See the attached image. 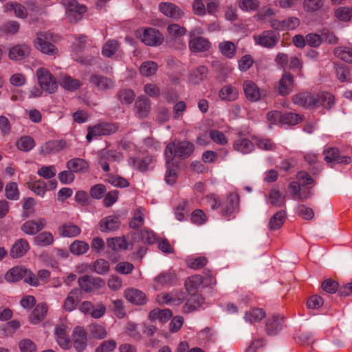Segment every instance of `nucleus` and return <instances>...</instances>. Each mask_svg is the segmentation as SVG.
<instances>
[{
	"label": "nucleus",
	"mask_w": 352,
	"mask_h": 352,
	"mask_svg": "<svg viewBox=\"0 0 352 352\" xmlns=\"http://www.w3.org/2000/svg\"><path fill=\"white\" fill-rule=\"evenodd\" d=\"M292 100L295 104L307 109L323 107L327 109H330L335 104L334 96L327 91L318 93L302 91L294 94Z\"/></svg>",
	"instance_id": "f257e3e1"
},
{
	"label": "nucleus",
	"mask_w": 352,
	"mask_h": 352,
	"mask_svg": "<svg viewBox=\"0 0 352 352\" xmlns=\"http://www.w3.org/2000/svg\"><path fill=\"white\" fill-rule=\"evenodd\" d=\"M194 151V145L188 141H173L167 144L165 157L167 164H170L177 156L181 159L188 157Z\"/></svg>",
	"instance_id": "f03ea898"
},
{
	"label": "nucleus",
	"mask_w": 352,
	"mask_h": 352,
	"mask_svg": "<svg viewBox=\"0 0 352 352\" xmlns=\"http://www.w3.org/2000/svg\"><path fill=\"white\" fill-rule=\"evenodd\" d=\"M56 35L50 32H40L36 34V38L34 41L36 49L43 54L50 56L56 55L58 50L52 42L56 41Z\"/></svg>",
	"instance_id": "7ed1b4c3"
},
{
	"label": "nucleus",
	"mask_w": 352,
	"mask_h": 352,
	"mask_svg": "<svg viewBox=\"0 0 352 352\" xmlns=\"http://www.w3.org/2000/svg\"><path fill=\"white\" fill-rule=\"evenodd\" d=\"M202 33L203 30L200 27L195 28L190 31L188 47L191 52H205L208 51L211 47V43L209 40L199 36Z\"/></svg>",
	"instance_id": "20e7f679"
},
{
	"label": "nucleus",
	"mask_w": 352,
	"mask_h": 352,
	"mask_svg": "<svg viewBox=\"0 0 352 352\" xmlns=\"http://www.w3.org/2000/svg\"><path fill=\"white\" fill-rule=\"evenodd\" d=\"M119 129L117 123L100 122L87 129V140L90 142L94 138L100 135H109L116 133Z\"/></svg>",
	"instance_id": "39448f33"
},
{
	"label": "nucleus",
	"mask_w": 352,
	"mask_h": 352,
	"mask_svg": "<svg viewBox=\"0 0 352 352\" xmlns=\"http://www.w3.org/2000/svg\"><path fill=\"white\" fill-rule=\"evenodd\" d=\"M36 76L41 88L50 94L54 93L58 89L55 77L44 67L36 70Z\"/></svg>",
	"instance_id": "423d86ee"
},
{
	"label": "nucleus",
	"mask_w": 352,
	"mask_h": 352,
	"mask_svg": "<svg viewBox=\"0 0 352 352\" xmlns=\"http://www.w3.org/2000/svg\"><path fill=\"white\" fill-rule=\"evenodd\" d=\"M136 35L144 43L150 46L160 45L164 41L163 34L158 30L152 28L138 30Z\"/></svg>",
	"instance_id": "0eeeda50"
},
{
	"label": "nucleus",
	"mask_w": 352,
	"mask_h": 352,
	"mask_svg": "<svg viewBox=\"0 0 352 352\" xmlns=\"http://www.w3.org/2000/svg\"><path fill=\"white\" fill-rule=\"evenodd\" d=\"M78 283V288L82 292L91 293L105 285V281L99 277H93L89 275H83L79 277Z\"/></svg>",
	"instance_id": "6e6552de"
},
{
	"label": "nucleus",
	"mask_w": 352,
	"mask_h": 352,
	"mask_svg": "<svg viewBox=\"0 0 352 352\" xmlns=\"http://www.w3.org/2000/svg\"><path fill=\"white\" fill-rule=\"evenodd\" d=\"M78 309L86 316H91L95 319L102 318L106 313V306L98 302L94 305L91 301L85 300L79 305Z\"/></svg>",
	"instance_id": "1a4fd4ad"
},
{
	"label": "nucleus",
	"mask_w": 352,
	"mask_h": 352,
	"mask_svg": "<svg viewBox=\"0 0 352 352\" xmlns=\"http://www.w3.org/2000/svg\"><path fill=\"white\" fill-rule=\"evenodd\" d=\"M253 38L256 45L270 49L277 45L280 35L272 30H265L259 34L254 35Z\"/></svg>",
	"instance_id": "9d476101"
},
{
	"label": "nucleus",
	"mask_w": 352,
	"mask_h": 352,
	"mask_svg": "<svg viewBox=\"0 0 352 352\" xmlns=\"http://www.w3.org/2000/svg\"><path fill=\"white\" fill-rule=\"evenodd\" d=\"M242 87L246 99L250 102H258L265 96L263 91L252 80H244Z\"/></svg>",
	"instance_id": "9b49d317"
},
{
	"label": "nucleus",
	"mask_w": 352,
	"mask_h": 352,
	"mask_svg": "<svg viewBox=\"0 0 352 352\" xmlns=\"http://www.w3.org/2000/svg\"><path fill=\"white\" fill-rule=\"evenodd\" d=\"M63 5L74 22L81 20L87 11V6L80 4L76 0H64Z\"/></svg>",
	"instance_id": "f8f14e48"
},
{
	"label": "nucleus",
	"mask_w": 352,
	"mask_h": 352,
	"mask_svg": "<svg viewBox=\"0 0 352 352\" xmlns=\"http://www.w3.org/2000/svg\"><path fill=\"white\" fill-rule=\"evenodd\" d=\"M31 47L26 43H18L12 45L8 50V58L14 61L25 59L30 55Z\"/></svg>",
	"instance_id": "ddd939ff"
},
{
	"label": "nucleus",
	"mask_w": 352,
	"mask_h": 352,
	"mask_svg": "<svg viewBox=\"0 0 352 352\" xmlns=\"http://www.w3.org/2000/svg\"><path fill=\"white\" fill-rule=\"evenodd\" d=\"M294 87V77L289 72H285L276 87L278 93L282 96L289 95Z\"/></svg>",
	"instance_id": "4468645a"
},
{
	"label": "nucleus",
	"mask_w": 352,
	"mask_h": 352,
	"mask_svg": "<svg viewBox=\"0 0 352 352\" xmlns=\"http://www.w3.org/2000/svg\"><path fill=\"white\" fill-rule=\"evenodd\" d=\"M90 83L98 91H107L114 87L112 79L99 74H92L89 78Z\"/></svg>",
	"instance_id": "2eb2a0df"
},
{
	"label": "nucleus",
	"mask_w": 352,
	"mask_h": 352,
	"mask_svg": "<svg viewBox=\"0 0 352 352\" xmlns=\"http://www.w3.org/2000/svg\"><path fill=\"white\" fill-rule=\"evenodd\" d=\"M239 204V199L237 195L230 194L223 202L221 208V214L229 219L237 210Z\"/></svg>",
	"instance_id": "dca6fc26"
},
{
	"label": "nucleus",
	"mask_w": 352,
	"mask_h": 352,
	"mask_svg": "<svg viewBox=\"0 0 352 352\" xmlns=\"http://www.w3.org/2000/svg\"><path fill=\"white\" fill-rule=\"evenodd\" d=\"M72 341L74 348L79 352L85 349L87 346V332L83 327H76L72 333Z\"/></svg>",
	"instance_id": "f3484780"
},
{
	"label": "nucleus",
	"mask_w": 352,
	"mask_h": 352,
	"mask_svg": "<svg viewBox=\"0 0 352 352\" xmlns=\"http://www.w3.org/2000/svg\"><path fill=\"white\" fill-rule=\"evenodd\" d=\"M47 224L44 218H38L36 221L29 220L21 226V230L27 234L34 235L42 230Z\"/></svg>",
	"instance_id": "a211bd4d"
},
{
	"label": "nucleus",
	"mask_w": 352,
	"mask_h": 352,
	"mask_svg": "<svg viewBox=\"0 0 352 352\" xmlns=\"http://www.w3.org/2000/svg\"><path fill=\"white\" fill-rule=\"evenodd\" d=\"M82 296V293L78 288L72 289L65 300L63 309L69 312L74 310L81 300Z\"/></svg>",
	"instance_id": "6ab92c4d"
},
{
	"label": "nucleus",
	"mask_w": 352,
	"mask_h": 352,
	"mask_svg": "<svg viewBox=\"0 0 352 352\" xmlns=\"http://www.w3.org/2000/svg\"><path fill=\"white\" fill-rule=\"evenodd\" d=\"M160 10L166 16L179 19L184 15L183 11L179 7L170 2H163L159 5Z\"/></svg>",
	"instance_id": "aec40b11"
},
{
	"label": "nucleus",
	"mask_w": 352,
	"mask_h": 352,
	"mask_svg": "<svg viewBox=\"0 0 352 352\" xmlns=\"http://www.w3.org/2000/svg\"><path fill=\"white\" fill-rule=\"evenodd\" d=\"M204 302L205 298L201 294L190 295V298L187 299V301L182 307V311L185 314L197 311Z\"/></svg>",
	"instance_id": "412c9836"
},
{
	"label": "nucleus",
	"mask_w": 352,
	"mask_h": 352,
	"mask_svg": "<svg viewBox=\"0 0 352 352\" xmlns=\"http://www.w3.org/2000/svg\"><path fill=\"white\" fill-rule=\"evenodd\" d=\"M135 113L140 118H146L151 111V101L144 96H140L135 102Z\"/></svg>",
	"instance_id": "4be33fe9"
},
{
	"label": "nucleus",
	"mask_w": 352,
	"mask_h": 352,
	"mask_svg": "<svg viewBox=\"0 0 352 352\" xmlns=\"http://www.w3.org/2000/svg\"><path fill=\"white\" fill-rule=\"evenodd\" d=\"M30 249V245L25 239H19L12 245L10 255L13 258H21L24 256Z\"/></svg>",
	"instance_id": "5701e85b"
},
{
	"label": "nucleus",
	"mask_w": 352,
	"mask_h": 352,
	"mask_svg": "<svg viewBox=\"0 0 352 352\" xmlns=\"http://www.w3.org/2000/svg\"><path fill=\"white\" fill-rule=\"evenodd\" d=\"M124 297L130 302L142 305L146 303V296L142 291L135 288H128L124 291Z\"/></svg>",
	"instance_id": "b1692460"
},
{
	"label": "nucleus",
	"mask_w": 352,
	"mask_h": 352,
	"mask_svg": "<svg viewBox=\"0 0 352 352\" xmlns=\"http://www.w3.org/2000/svg\"><path fill=\"white\" fill-rule=\"evenodd\" d=\"M324 153L325 154L324 160L327 162H336L345 164L351 162V158L350 157L340 156V151L336 148H330Z\"/></svg>",
	"instance_id": "393cba45"
},
{
	"label": "nucleus",
	"mask_w": 352,
	"mask_h": 352,
	"mask_svg": "<svg viewBox=\"0 0 352 352\" xmlns=\"http://www.w3.org/2000/svg\"><path fill=\"white\" fill-rule=\"evenodd\" d=\"M203 283L204 277L202 276L194 275L186 280L184 286L189 295L198 294V289Z\"/></svg>",
	"instance_id": "a878e982"
},
{
	"label": "nucleus",
	"mask_w": 352,
	"mask_h": 352,
	"mask_svg": "<svg viewBox=\"0 0 352 352\" xmlns=\"http://www.w3.org/2000/svg\"><path fill=\"white\" fill-rule=\"evenodd\" d=\"M47 312V305L46 303L41 302L38 304L30 315V322L33 324L39 323L45 319Z\"/></svg>",
	"instance_id": "bb28decb"
},
{
	"label": "nucleus",
	"mask_w": 352,
	"mask_h": 352,
	"mask_svg": "<svg viewBox=\"0 0 352 352\" xmlns=\"http://www.w3.org/2000/svg\"><path fill=\"white\" fill-rule=\"evenodd\" d=\"M120 226V221L118 216L110 215L103 218L100 222L102 232L115 231Z\"/></svg>",
	"instance_id": "cd10ccee"
},
{
	"label": "nucleus",
	"mask_w": 352,
	"mask_h": 352,
	"mask_svg": "<svg viewBox=\"0 0 352 352\" xmlns=\"http://www.w3.org/2000/svg\"><path fill=\"white\" fill-rule=\"evenodd\" d=\"M239 90L236 87L231 85H226L221 87L219 91V98L226 101H234L239 98Z\"/></svg>",
	"instance_id": "c85d7f7f"
},
{
	"label": "nucleus",
	"mask_w": 352,
	"mask_h": 352,
	"mask_svg": "<svg viewBox=\"0 0 352 352\" xmlns=\"http://www.w3.org/2000/svg\"><path fill=\"white\" fill-rule=\"evenodd\" d=\"M208 74V69L204 65L193 69L189 74V81L192 84H199L205 80Z\"/></svg>",
	"instance_id": "c756f323"
},
{
	"label": "nucleus",
	"mask_w": 352,
	"mask_h": 352,
	"mask_svg": "<svg viewBox=\"0 0 352 352\" xmlns=\"http://www.w3.org/2000/svg\"><path fill=\"white\" fill-rule=\"evenodd\" d=\"M88 330L91 337L96 340H103L108 336L106 327L102 324L91 323L88 326Z\"/></svg>",
	"instance_id": "7c9ffc66"
},
{
	"label": "nucleus",
	"mask_w": 352,
	"mask_h": 352,
	"mask_svg": "<svg viewBox=\"0 0 352 352\" xmlns=\"http://www.w3.org/2000/svg\"><path fill=\"white\" fill-rule=\"evenodd\" d=\"M67 168L72 173L85 172L88 170L89 164L82 158H74L67 162Z\"/></svg>",
	"instance_id": "2f4dec72"
},
{
	"label": "nucleus",
	"mask_w": 352,
	"mask_h": 352,
	"mask_svg": "<svg viewBox=\"0 0 352 352\" xmlns=\"http://www.w3.org/2000/svg\"><path fill=\"white\" fill-rule=\"evenodd\" d=\"M218 47L221 54L228 58H233L236 55V46L232 41H223L220 42Z\"/></svg>",
	"instance_id": "473e14b6"
},
{
	"label": "nucleus",
	"mask_w": 352,
	"mask_h": 352,
	"mask_svg": "<svg viewBox=\"0 0 352 352\" xmlns=\"http://www.w3.org/2000/svg\"><path fill=\"white\" fill-rule=\"evenodd\" d=\"M172 315L170 309H155L149 313L148 318L152 321L158 320L160 322L165 323L172 317Z\"/></svg>",
	"instance_id": "72a5a7b5"
},
{
	"label": "nucleus",
	"mask_w": 352,
	"mask_h": 352,
	"mask_svg": "<svg viewBox=\"0 0 352 352\" xmlns=\"http://www.w3.org/2000/svg\"><path fill=\"white\" fill-rule=\"evenodd\" d=\"M56 340L60 346L63 349H68L71 347L72 343L67 334L65 326H60L56 328Z\"/></svg>",
	"instance_id": "f704fd0d"
},
{
	"label": "nucleus",
	"mask_w": 352,
	"mask_h": 352,
	"mask_svg": "<svg viewBox=\"0 0 352 352\" xmlns=\"http://www.w3.org/2000/svg\"><path fill=\"white\" fill-rule=\"evenodd\" d=\"M283 318L280 316H273L266 323V330L268 334L273 335L280 331L283 327Z\"/></svg>",
	"instance_id": "c9c22d12"
},
{
	"label": "nucleus",
	"mask_w": 352,
	"mask_h": 352,
	"mask_svg": "<svg viewBox=\"0 0 352 352\" xmlns=\"http://www.w3.org/2000/svg\"><path fill=\"white\" fill-rule=\"evenodd\" d=\"M81 232L80 228L71 223H67L60 226L58 233L65 237H74L78 236Z\"/></svg>",
	"instance_id": "e433bc0d"
},
{
	"label": "nucleus",
	"mask_w": 352,
	"mask_h": 352,
	"mask_svg": "<svg viewBox=\"0 0 352 352\" xmlns=\"http://www.w3.org/2000/svg\"><path fill=\"white\" fill-rule=\"evenodd\" d=\"M25 267H14L6 272L5 278L8 282L19 281L25 276Z\"/></svg>",
	"instance_id": "4c0bfd02"
},
{
	"label": "nucleus",
	"mask_w": 352,
	"mask_h": 352,
	"mask_svg": "<svg viewBox=\"0 0 352 352\" xmlns=\"http://www.w3.org/2000/svg\"><path fill=\"white\" fill-rule=\"evenodd\" d=\"M333 54L342 60L352 63V47L339 46L334 49Z\"/></svg>",
	"instance_id": "58836bf2"
},
{
	"label": "nucleus",
	"mask_w": 352,
	"mask_h": 352,
	"mask_svg": "<svg viewBox=\"0 0 352 352\" xmlns=\"http://www.w3.org/2000/svg\"><path fill=\"white\" fill-rule=\"evenodd\" d=\"M5 9L7 12L14 11L15 16L19 18L25 19L28 16L26 8L16 2H8L5 5Z\"/></svg>",
	"instance_id": "ea45409f"
},
{
	"label": "nucleus",
	"mask_w": 352,
	"mask_h": 352,
	"mask_svg": "<svg viewBox=\"0 0 352 352\" xmlns=\"http://www.w3.org/2000/svg\"><path fill=\"white\" fill-rule=\"evenodd\" d=\"M233 146L236 151H240L245 154L252 151L254 147L253 143L246 138H239L235 140Z\"/></svg>",
	"instance_id": "a19ab883"
},
{
	"label": "nucleus",
	"mask_w": 352,
	"mask_h": 352,
	"mask_svg": "<svg viewBox=\"0 0 352 352\" xmlns=\"http://www.w3.org/2000/svg\"><path fill=\"white\" fill-rule=\"evenodd\" d=\"M144 223V209L142 207L138 208L133 215V217L129 222V226L133 229H138L141 228Z\"/></svg>",
	"instance_id": "79ce46f5"
},
{
	"label": "nucleus",
	"mask_w": 352,
	"mask_h": 352,
	"mask_svg": "<svg viewBox=\"0 0 352 352\" xmlns=\"http://www.w3.org/2000/svg\"><path fill=\"white\" fill-rule=\"evenodd\" d=\"M286 219V212L284 210L277 212L270 219L269 226L270 230H276L281 228Z\"/></svg>",
	"instance_id": "37998d69"
},
{
	"label": "nucleus",
	"mask_w": 352,
	"mask_h": 352,
	"mask_svg": "<svg viewBox=\"0 0 352 352\" xmlns=\"http://www.w3.org/2000/svg\"><path fill=\"white\" fill-rule=\"evenodd\" d=\"M107 246L114 251L126 250L128 241L124 237H113L107 240Z\"/></svg>",
	"instance_id": "c03bdc74"
},
{
	"label": "nucleus",
	"mask_w": 352,
	"mask_h": 352,
	"mask_svg": "<svg viewBox=\"0 0 352 352\" xmlns=\"http://www.w3.org/2000/svg\"><path fill=\"white\" fill-rule=\"evenodd\" d=\"M269 202L271 205L281 207L285 204V197L277 189H272L268 195Z\"/></svg>",
	"instance_id": "a18cd8bd"
},
{
	"label": "nucleus",
	"mask_w": 352,
	"mask_h": 352,
	"mask_svg": "<svg viewBox=\"0 0 352 352\" xmlns=\"http://www.w3.org/2000/svg\"><path fill=\"white\" fill-rule=\"evenodd\" d=\"M117 97L122 104H130L134 101L135 94L131 89H122L118 91Z\"/></svg>",
	"instance_id": "49530a36"
},
{
	"label": "nucleus",
	"mask_w": 352,
	"mask_h": 352,
	"mask_svg": "<svg viewBox=\"0 0 352 352\" xmlns=\"http://www.w3.org/2000/svg\"><path fill=\"white\" fill-rule=\"evenodd\" d=\"M104 181L119 188H126L129 186V182L125 178L111 173L105 175Z\"/></svg>",
	"instance_id": "de8ad7c7"
},
{
	"label": "nucleus",
	"mask_w": 352,
	"mask_h": 352,
	"mask_svg": "<svg viewBox=\"0 0 352 352\" xmlns=\"http://www.w3.org/2000/svg\"><path fill=\"white\" fill-rule=\"evenodd\" d=\"M158 69L157 64L154 61H145L140 67L139 72L144 76L154 75Z\"/></svg>",
	"instance_id": "09e8293b"
},
{
	"label": "nucleus",
	"mask_w": 352,
	"mask_h": 352,
	"mask_svg": "<svg viewBox=\"0 0 352 352\" xmlns=\"http://www.w3.org/2000/svg\"><path fill=\"white\" fill-rule=\"evenodd\" d=\"M265 316V313L263 309L253 308L250 311H247L245 314V320L253 323L259 322Z\"/></svg>",
	"instance_id": "8fccbe9b"
},
{
	"label": "nucleus",
	"mask_w": 352,
	"mask_h": 352,
	"mask_svg": "<svg viewBox=\"0 0 352 352\" xmlns=\"http://www.w3.org/2000/svg\"><path fill=\"white\" fill-rule=\"evenodd\" d=\"M34 243L39 246H47L54 243V236L50 232H43L34 238Z\"/></svg>",
	"instance_id": "3c124183"
},
{
	"label": "nucleus",
	"mask_w": 352,
	"mask_h": 352,
	"mask_svg": "<svg viewBox=\"0 0 352 352\" xmlns=\"http://www.w3.org/2000/svg\"><path fill=\"white\" fill-rule=\"evenodd\" d=\"M302 120V115L289 112L282 114L281 123L293 126L301 122Z\"/></svg>",
	"instance_id": "603ef678"
},
{
	"label": "nucleus",
	"mask_w": 352,
	"mask_h": 352,
	"mask_svg": "<svg viewBox=\"0 0 352 352\" xmlns=\"http://www.w3.org/2000/svg\"><path fill=\"white\" fill-rule=\"evenodd\" d=\"M207 263L208 259L205 256L188 258L186 261L187 267L195 270L202 269L206 265Z\"/></svg>",
	"instance_id": "864d4df0"
},
{
	"label": "nucleus",
	"mask_w": 352,
	"mask_h": 352,
	"mask_svg": "<svg viewBox=\"0 0 352 352\" xmlns=\"http://www.w3.org/2000/svg\"><path fill=\"white\" fill-rule=\"evenodd\" d=\"M35 146V142L34 139L28 135L21 137L16 142L17 148L25 152H28L32 149Z\"/></svg>",
	"instance_id": "5fc2aeb1"
},
{
	"label": "nucleus",
	"mask_w": 352,
	"mask_h": 352,
	"mask_svg": "<svg viewBox=\"0 0 352 352\" xmlns=\"http://www.w3.org/2000/svg\"><path fill=\"white\" fill-rule=\"evenodd\" d=\"M89 244L82 241L76 240L69 246L70 252L76 255H80L86 253L89 250Z\"/></svg>",
	"instance_id": "6e6d98bb"
},
{
	"label": "nucleus",
	"mask_w": 352,
	"mask_h": 352,
	"mask_svg": "<svg viewBox=\"0 0 352 352\" xmlns=\"http://www.w3.org/2000/svg\"><path fill=\"white\" fill-rule=\"evenodd\" d=\"M60 85L67 90L74 91L78 89L82 85V83L78 79L72 78L69 76H65L63 78Z\"/></svg>",
	"instance_id": "4d7b16f0"
},
{
	"label": "nucleus",
	"mask_w": 352,
	"mask_h": 352,
	"mask_svg": "<svg viewBox=\"0 0 352 352\" xmlns=\"http://www.w3.org/2000/svg\"><path fill=\"white\" fill-rule=\"evenodd\" d=\"M335 16L340 21L349 22L352 19V8L340 7L335 10Z\"/></svg>",
	"instance_id": "13d9d810"
},
{
	"label": "nucleus",
	"mask_w": 352,
	"mask_h": 352,
	"mask_svg": "<svg viewBox=\"0 0 352 352\" xmlns=\"http://www.w3.org/2000/svg\"><path fill=\"white\" fill-rule=\"evenodd\" d=\"M324 3V0H304L303 8L308 12H314L321 9Z\"/></svg>",
	"instance_id": "bf43d9fd"
},
{
	"label": "nucleus",
	"mask_w": 352,
	"mask_h": 352,
	"mask_svg": "<svg viewBox=\"0 0 352 352\" xmlns=\"http://www.w3.org/2000/svg\"><path fill=\"white\" fill-rule=\"evenodd\" d=\"M119 47V43L116 40L108 41L103 46L102 53L106 57L114 55Z\"/></svg>",
	"instance_id": "052dcab7"
},
{
	"label": "nucleus",
	"mask_w": 352,
	"mask_h": 352,
	"mask_svg": "<svg viewBox=\"0 0 352 352\" xmlns=\"http://www.w3.org/2000/svg\"><path fill=\"white\" fill-rule=\"evenodd\" d=\"M6 196L8 199L17 200L19 198V190L16 182H10L6 186Z\"/></svg>",
	"instance_id": "680f3d73"
},
{
	"label": "nucleus",
	"mask_w": 352,
	"mask_h": 352,
	"mask_svg": "<svg viewBox=\"0 0 352 352\" xmlns=\"http://www.w3.org/2000/svg\"><path fill=\"white\" fill-rule=\"evenodd\" d=\"M93 270L98 274H105L110 270L109 263L104 259H98L93 264Z\"/></svg>",
	"instance_id": "e2e57ef3"
},
{
	"label": "nucleus",
	"mask_w": 352,
	"mask_h": 352,
	"mask_svg": "<svg viewBox=\"0 0 352 352\" xmlns=\"http://www.w3.org/2000/svg\"><path fill=\"white\" fill-rule=\"evenodd\" d=\"M117 347V342L109 339L101 342L96 349L95 352H113Z\"/></svg>",
	"instance_id": "0e129e2a"
},
{
	"label": "nucleus",
	"mask_w": 352,
	"mask_h": 352,
	"mask_svg": "<svg viewBox=\"0 0 352 352\" xmlns=\"http://www.w3.org/2000/svg\"><path fill=\"white\" fill-rule=\"evenodd\" d=\"M209 135L211 140L217 144L224 146L228 143V138L222 131L211 129L209 131Z\"/></svg>",
	"instance_id": "69168bd1"
},
{
	"label": "nucleus",
	"mask_w": 352,
	"mask_h": 352,
	"mask_svg": "<svg viewBox=\"0 0 352 352\" xmlns=\"http://www.w3.org/2000/svg\"><path fill=\"white\" fill-rule=\"evenodd\" d=\"M167 32L170 36L177 38L184 36L187 30L184 27L179 24L173 23L167 27Z\"/></svg>",
	"instance_id": "338daca9"
},
{
	"label": "nucleus",
	"mask_w": 352,
	"mask_h": 352,
	"mask_svg": "<svg viewBox=\"0 0 352 352\" xmlns=\"http://www.w3.org/2000/svg\"><path fill=\"white\" fill-rule=\"evenodd\" d=\"M19 348L21 352H37L36 344L28 338H24L19 341Z\"/></svg>",
	"instance_id": "774afa93"
}]
</instances>
